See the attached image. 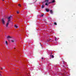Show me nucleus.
Returning <instances> with one entry per match:
<instances>
[{
    "label": "nucleus",
    "mask_w": 76,
    "mask_h": 76,
    "mask_svg": "<svg viewBox=\"0 0 76 76\" xmlns=\"http://www.w3.org/2000/svg\"><path fill=\"white\" fill-rule=\"evenodd\" d=\"M5 19H4V18H2L1 19V21L3 25H4L5 24Z\"/></svg>",
    "instance_id": "nucleus-1"
},
{
    "label": "nucleus",
    "mask_w": 76,
    "mask_h": 76,
    "mask_svg": "<svg viewBox=\"0 0 76 76\" xmlns=\"http://www.w3.org/2000/svg\"><path fill=\"white\" fill-rule=\"evenodd\" d=\"M45 2L46 3L45 4V5L48 6V4H47V3L48 2V0H46Z\"/></svg>",
    "instance_id": "nucleus-2"
},
{
    "label": "nucleus",
    "mask_w": 76,
    "mask_h": 76,
    "mask_svg": "<svg viewBox=\"0 0 76 76\" xmlns=\"http://www.w3.org/2000/svg\"><path fill=\"white\" fill-rule=\"evenodd\" d=\"M14 27H15V28L17 29V28H18V24H15L14 25Z\"/></svg>",
    "instance_id": "nucleus-3"
},
{
    "label": "nucleus",
    "mask_w": 76,
    "mask_h": 76,
    "mask_svg": "<svg viewBox=\"0 0 76 76\" xmlns=\"http://www.w3.org/2000/svg\"><path fill=\"white\" fill-rule=\"evenodd\" d=\"M9 23L7 22L6 23V26L7 28V27H8V26H9Z\"/></svg>",
    "instance_id": "nucleus-4"
},
{
    "label": "nucleus",
    "mask_w": 76,
    "mask_h": 76,
    "mask_svg": "<svg viewBox=\"0 0 76 76\" xmlns=\"http://www.w3.org/2000/svg\"><path fill=\"white\" fill-rule=\"evenodd\" d=\"M11 38L12 37H10V36H7V39H9L10 38Z\"/></svg>",
    "instance_id": "nucleus-5"
},
{
    "label": "nucleus",
    "mask_w": 76,
    "mask_h": 76,
    "mask_svg": "<svg viewBox=\"0 0 76 76\" xmlns=\"http://www.w3.org/2000/svg\"><path fill=\"white\" fill-rule=\"evenodd\" d=\"M50 11L51 14H53V10H50Z\"/></svg>",
    "instance_id": "nucleus-6"
},
{
    "label": "nucleus",
    "mask_w": 76,
    "mask_h": 76,
    "mask_svg": "<svg viewBox=\"0 0 76 76\" xmlns=\"http://www.w3.org/2000/svg\"><path fill=\"white\" fill-rule=\"evenodd\" d=\"M54 2H55V0H53L52 2L49 3H49H54Z\"/></svg>",
    "instance_id": "nucleus-7"
},
{
    "label": "nucleus",
    "mask_w": 76,
    "mask_h": 76,
    "mask_svg": "<svg viewBox=\"0 0 76 76\" xmlns=\"http://www.w3.org/2000/svg\"><path fill=\"white\" fill-rule=\"evenodd\" d=\"M45 10H46V12H48L49 11V10L48 9H45Z\"/></svg>",
    "instance_id": "nucleus-8"
},
{
    "label": "nucleus",
    "mask_w": 76,
    "mask_h": 76,
    "mask_svg": "<svg viewBox=\"0 0 76 76\" xmlns=\"http://www.w3.org/2000/svg\"><path fill=\"white\" fill-rule=\"evenodd\" d=\"M12 18V16H10L8 18V19H10V18Z\"/></svg>",
    "instance_id": "nucleus-9"
},
{
    "label": "nucleus",
    "mask_w": 76,
    "mask_h": 76,
    "mask_svg": "<svg viewBox=\"0 0 76 76\" xmlns=\"http://www.w3.org/2000/svg\"><path fill=\"white\" fill-rule=\"evenodd\" d=\"M10 19H9V20H8L7 22H8V23H9V22H10Z\"/></svg>",
    "instance_id": "nucleus-10"
},
{
    "label": "nucleus",
    "mask_w": 76,
    "mask_h": 76,
    "mask_svg": "<svg viewBox=\"0 0 76 76\" xmlns=\"http://www.w3.org/2000/svg\"><path fill=\"white\" fill-rule=\"evenodd\" d=\"M5 44H6V45H7L8 43H7V41H5Z\"/></svg>",
    "instance_id": "nucleus-11"
},
{
    "label": "nucleus",
    "mask_w": 76,
    "mask_h": 76,
    "mask_svg": "<svg viewBox=\"0 0 76 76\" xmlns=\"http://www.w3.org/2000/svg\"><path fill=\"white\" fill-rule=\"evenodd\" d=\"M44 5H42V9H43L44 8Z\"/></svg>",
    "instance_id": "nucleus-12"
},
{
    "label": "nucleus",
    "mask_w": 76,
    "mask_h": 76,
    "mask_svg": "<svg viewBox=\"0 0 76 76\" xmlns=\"http://www.w3.org/2000/svg\"><path fill=\"white\" fill-rule=\"evenodd\" d=\"M15 41V40H11V42H14Z\"/></svg>",
    "instance_id": "nucleus-13"
},
{
    "label": "nucleus",
    "mask_w": 76,
    "mask_h": 76,
    "mask_svg": "<svg viewBox=\"0 0 76 76\" xmlns=\"http://www.w3.org/2000/svg\"><path fill=\"white\" fill-rule=\"evenodd\" d=\"M54 25H57V23H54Z\"/></svg>",
    "instance_id": "nucleus-14"
},
{
    "label": "nucleus",
    "mask_w": 76,
    "mask_h": 76,
    "mask_svg": "<svg viewBox=\"0 0 76 76\" xmlns=\"http://www.w3.org/2000/svg\"><path fill=\"white\" fill-rule=\"evenodd\" d=\"M17 13L18 14V13H19V11H17Z\"/></svg>",
    "instance_id": "nucleus-15"
},
{
    "label": "nucleus",
    "mask_w": 76,
    "mask_h": 76,
    "mask_svg": "<svg viewBox=\"0 0 76 76\" xmlns=\"http://www.w3.org/2000/svg\"><path fill=\"white\" fill-rule=\"evenodd\" d=\"M51 57H52V58H54V56L52 55V56H51Z\"/></svg>",
    "instance_id": "nucleus-16"
},
{
    "label": "nucleus",
    "mask_w": 76,
    "mask_h": 76,
    "mask_svg": "<svg viewBox=\"0 0 76 76\" xmlns=\"http://www.w3.org/2000/svg\"><path fill=\"white\" fill-rule=\"evenodd\" d=\"M18 6H20H20H21L20 5V4H19Z\"/></svg>",
    "instance_id": "nucleus-17"
},
{
    "label": "nucleus",
    "mask_w": 76,
    "mask_h": 76,
    "mask_svg": "<svg viewBox=\"0 0 76 76\" xmlns=\"http://www.w3.org/2000/svg\"><path fill=\"white\" fill-rule=\"evenodd\" d=\"M41 16H42V17L43 16V14H42V15Z\"/></svg>",
    "instance_id": "nucleus-18"
},
{
    "label": "nucleus",
    "mask_w": 76,
    "mask_h": 76,
    "mask_svg": "<svg viewBox=\"0 0 76 76\" xmlns=\"http://www.w3.org/2000/svg\"><path fill=\"white\" fill-rule=\"evenodd\" d=\"M42 60L44 59V58H42Z\"/></svg>",
    "instance_id": "nucleus-19"
},
{
    "label": "nucleus",
    "mask_w": 76,
    "mask_h": 76,
    "mask_svg": "<svg viewBox=\"0 0 76 76\" xmlns=\"http://www.w3.org/2000/svg\"><path fill=\"white\" fill-rule=\"evenodd\" d=\"M57 39V38H55V40H56V39Z\"/></svg>",
    "instance_id": "nucleus-20"
},
{
    "label": "nucleus",
    "mask_w": 76,
    "mask_h": 76,
    "mask_svg": "<svg viewBox=\"0 0 76 76\" xmlns=\"http://www.w3.org/2000/svg\"><path fill=\"white\" fill-rule=\"evenodd\" d=\"M3 0V1H4V0Z\"/></svg>",
    "instance_id": "nucleus-21"
},
{
    "label": "nucleus",
    "mask_w": 76,
    "mask_h": 76,
    "mask_svg": "<svg viewBox=\"0 0 76 76\" xmlns=\"http://www.w3.org/2000/svg\"><path fill=\"white\" fill-rule=\"evenodd\" d=\"M1 69H3V68H1Z\"/></svg>",
    "instance_id": "nucleus-22"
}]
</instances>
